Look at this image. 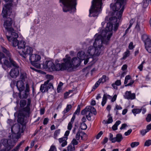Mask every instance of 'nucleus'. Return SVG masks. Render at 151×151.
<instances>
[{
  "label": "nucleus",
  "mask_w": 151,
  "mask_h": 151,
  "mask_svg": "<svg viewBox=\"0 0 151 151\" xmlns=\"http://www.w3.org/2000/svg\"><path fill=\"white\" fill-rule=\"evenodd\" d=\"M125 2L124 0H117L116 3L114 4L110 5L112 10L114 12L116 17H109L106 16L105 18V21H109L105 30H103L101 36L106 38L107 40H109L112 35L113 25H114L113 30L116 31L119 25V20L121 18L122 14L124 9V6Z\"/></svg>",
  "instance_id": "nucleus-1"
},
{
  "label": "nucleus",
  "mask_w": 151,
  "mask_h": 151,
  "mask_svg": "<svg viewBox=\"0 0 151 151\" xmlns=\"http://www.w3.org/2000/svg\"><path fill=\"white\" fill-rule=\"evenodd\" d=\"M61 63H59V61L56 60L55 64L51 61H46L43 65L45 69H48L50 71H63L68 70L73 67V63L71 62V58L67 55L63 58Z\"/></svg>",
  "instance_id": "nucleus-2"
},
{
  "label": "nucleus",
  "mask_w": 151,
  "mask_h": 151,
  "mask_svg": "<svg viewBox=\"0 0 151 151\" xmlns=\"http://www.w3.org/2000/svg\"><path fill=\"white\" fill-rule=\"evenodd\" d=\"M109 40L105 39L101 35H98L95 39L93 45L96 46L95 48L92 46H90L88 49L86 55L87 57L93 58L94 56H98L103 52L104 47L102 46V43L107 44Z\"/></svg>",
  "instance_id": "nucleus-3"
},
{
  "label": "nucleus",
  "mask_w": 151,
  "mask_h": 151,
  "mask_svg": "<svg viewBox=\"0 0 151 151\" xmlns=\"http://www.w3.org/2000/svg\"><path fill=\"white\" fill-rule=\"evenodd\" d=\"M1 50L7 56L6 57L4 55L3 58L5 59V60L7 61L9 65L8 66L5 65H3V64L2 63L0 64H1L3 68L4 69H6V67L8 68L11 67L12 65V66L15 68H13L11 70L9 73V74L12 78H16L19 76V66L17 65L16 63L11 58V55L8 50L2 46L1 47Z\"/></svg>",
  "instance_id": "nucleus-4"
},
{
  "label": "nucleus",
  "mask_w": 151,
  "mask_h": 151,
  "mask_svg": "<svg viewBox=\"0 0 151 151\" xmlns=\"http://www.w3.org/2000/svg\"><path fill=\"white\" fill-rule=\"evenodd\" d=\"M101 1L102 0H93L92 6L89 10L90 17L98 15L101 8Z\"/></svg>",
  "instance_id": "nucleus-5"
},
{
  "label": "nucleus",
  "mask_w": 151,
  "mask_h": 151,
  "mask_svg": "<svg viewBox=\"0 0 151 151\" xmlns=\"http://www.w3.org/2000/svg\"><path fill=\"white\" fill-rule=\"evenodd\" d=\"M16 142L13 139H2L0 141V149L2 145L4 146V148L1 149L0 151H9L15 145Z\"/></svg>",
  "instance_id": "nucleus-6"
},
{
  "label": "nucleus",
  "mask_w": 151,
  "mask_h": 151,
  "mask_svg": "<svg viewBox=\"0 0 151 151\" xmlns=\"http://www.w3.org/2000/svg\"><path fill=\"white\" fill-rule=\"evenodd\" d=\"M76 0H59L60 3H62L64 6L63 11L67 12L70 11L74 12L76 10L75 6Z\"/></svg>",
  "instance_id": "nucleus-7"
},
{
  "label": "nucleus",
  "mask_w": 151,
  "mask_h": 151,
  "mask_svg": "<svg viewBox=\"0 0 151 151\" xmlns=\"http://www.w3.org/2000/svg\"><path fill=\"white\" fill-rule=\"evenodd\" d=\"M86 55L85 52L83 51L79 52L77 54V57H75L71 59V62L73 63V66H75L80 64L81 62V60H83L85 58Z\"/></svg>",
  "instance_id": "nucleus-8"
},
{
  "label": "nucleus",
  "mask_w": 151,
  "mask_h": 151,
  "mask_svg": "<svg viewBox=\"0 0 151 151\" xmlns=\"http://www.w3.org/2000/svg\"><path fill=\"white\" fill-rule=\"evenodd\" d=\"M41 59L40 55L35 54H32L30 55L29 60L32 65L36 68H39L40 67V65L37 62H39Z\"/></svg>",
  "instance_id": "nucleus-9"
},
{
  "label": "nucleus",
  "mask_w": 151,
  "mask_h": 151,
  "mask_svg": "<svg viewBox=\"0 0 151 151\" xmlns=\"http://www.w3.org/2000/svg\"><path fill=\"white\" fill-rule=\"evenodd\" d=\"M22 53L19 52L20 55L23 58L25 59L28 55H31L33 52V48L29 46L26 45L22 49Z\"/></svg>",
  "instance_id": "nucleus-10"
},
{
  "label": "nucleus",
  "mask_w": 151,
  "mask_h": 151,
  "mask_svg": "<svg viewBox=\"0 0 151 151\" xmlns=\"http://www.w3.org/2000/svg\"><path fill=\"white\" fill-rule=\"evenodd\" d=\"M49 82L50 80H47L45 82L44 84L41 85L40 90L42 92H47L48 89H54L53 84Z\"/></svg>",
  "instance_id": "nucleus-11"
},
{
  "label": "nucleus",
  "mask_w": 151,
  "mask_h": 151,
  "mask_svg": "<svg viewBox=\"0 0 151 151\" xmlns=\"http://www.w3.org/2000/svg\"><path fill=\"white\" fill-rule=\"evenodd\" d=\"M30 88L28 83L25 85V89L24 90L19 92V96L20 99H27L29 94Z\"/></svg>",
  "instance_id": "nucleus-12"
},
{
  "label": "nucleus",
  "mask_w": 151,
  "mask_h": 151,
  "mask_svg": "<svg viewBox=\"0 0 151 151\" xmlns=\"http://www.w3.org/2000/svg\"><path fill=\"white\" fill-rule=\"evenodd\" d=\"M13 22V21L12 19L10 17L7 18L4 20L3 26L7 31L13 30V28L12 27Z\"/></svg>",
  "instance_id": "nucleus-13"
},
{
  "label": "nucleus",
  "mask_w": 151,
  "mask_h": 151,
  "mask_svg": "<svg viewBox=\"0 0 151 151\" xmlns=\"http://www.w3.org/2000/svg\"><path fill=\"white\" fill-rule=\"evenodd\" d=\"M13 30H7L6 33V35L8 40L9 41H11L12 40L15 38H17L18 37V34L13 32Z\"/></svg>",
  "instance_id": "nucleus-14"
},
{
  "label": "nucleus",
  "mask_w": 151,
  "mask_h": 151,
  "mask_svg": "<svg viewBox=\"0 0 151 151\" xmlns=\"http://www.w3.org/2000/svg\"><path fill=\"white\" fill-rule=\"evenodd\" d=\"M109 80V78L105 75H103L102 77L100 78L98 81L94 85L93 87L92 91L94 90L97 87H98L99 85L101 83H103L106 82L107 81H108Z\"/></svg>",
  "instance_id": "nucleus-15"
},
{
  "label": "nucleus",
  "mask_w": 151,
  "mask_h": 151,
  "mask_svg": "<svg viewBox=\"0 0 151 151\" xmlns=\"http://www.w3.org/2000/svg\"><path fill=\"white\" fill-rule=\"evenodd\" d=\"M18 122L19 123L21 126H19L18 132L20 133H22L25 128V123L24 119L22 117H19L17 120Z\"/></svg>",
  "instance_id": "nucleus-16"
},
{
  "label": "nucleus",
  "mask_w": 151,
  "mask_h": 151,
  "mask_svg": "<svg viewBox=\"0 0 151 151\" xmlns=\"http://www.w3.org/2000/svg\"><path fill=\"white\" fill-rule=\"evenodd\" d=\"M124 96L125 99L128 100L134 99L136 96L135 93H132L130 91H126Z\"/></svg>",
  "instance_id": "nucleus-17"
},
{
  "label": "nucleus",
  "mask_w": 151,
  "mask_h": 151,
  "mask_svg": "<svg viewBox=\"0 0 151 151\" xmlns=\"http://www.w3.org/2000/svg\"><path fill=\"white\" fill-rule=\"evenodd\" d=\"M16 86L19 92L23 91L25 89L24 84L22 81H17Z\"/></svg>",
  "instance_id": "nucleus-18"
},
{
  "label": "nucleus",
  "mask_w": 151,
  "mask_h": 151,
  "mask_svg": "<svg viewBox=\"0 0 151 151\" xmlns=\"http://www.w3.org/2000/svg\"><path fill=\"white\" fill-rule=\"evenodd\" d=\"M11 7L9 6L8 5H5L4 7H3L2 15L3 18L8 17V11H9Z\"/></svg>",
  "instance_id": "nucleus-19"
},
{
  "label": "nucleus",
  "mask_w": 151,
  "mask_h": 151,
  "mask_svg": "<svg viewBox=\"0 0 151 151\" xmlns=\"http://www.w3.org/2000/svg\"><path fill=\"white\" fill-rule=\"evenodd\" d=\"M81 114L82 115L86 114V117L88 121L91 120V116H92V114L88 110H85L84 109L81 112Z\"/></svg>",
  "instance_id": "nucleus-20"
},
{
  "label": "nucleus",
  "mask_w": 151,
  "mask_h": 151,
  "mask_svg": "<svg viewBox=\"0 0 151 151\" xmlns=\"http://www.w3.org/2000/svg\"><path fill=\"white\" fill-rule=\"evenodd\" d=\"M67 137H63L58 139V141L60 144H61V146L62 147H65L67 144Z\"/></svg>",
  "instance_id": "nucleus-21"
},
{
  "label": "nucleus",
  "mask_w": 151,
  "mask_h": 151,
  "mask_svg": "<svg viewBox=\"0 0 151 151\" xmlns=\"http://www.w3.org/2000/svg\"><path fill=\"white\" fill-rule=\"evenodd\" d=\"M6 3L5 5H8L11 7L13 6H16L18 3V0H4Z\"/></svg>",
  "instance_id": "nucleus-22"
},
{
  "label": "nucleus",
  "mask_w": 151,
  "mask_h": 151,
  "mask_svg": "<svg viewBox=\"0 0 151 151\" xmlns=\"http://www.w3.org/2000/svg\"><path fill=\"white\" fill-rule=\"evenodd\" d=\"M4 56V54L2 52H0V63L6 65H9L8 62L3 58Z\"/></svg>",
  "instance_id": "nucleus-23"
},
{
  "label": "nucleus",
  "mask_w": 151,
  "mask_h": 151,
  "mask_svg": "<svg viewBox=\"0 0 151 151\" xmlns=\"http://www.w3.org/2000/svg\"><path fill=\"white\" fill-rule=\"evenodd\" d=\"M85 110H88L90 112L93 114L94 115L96 114V109L94 108L92 106H87L85 109H84Z\"/></svg>",
  "instance_id": "nucleus-24"
},
{
  "label": "nucleus",
  "mask_w": 151,
  "mask_h": 151,
  "mask_svg": "<svg viewBox=\"0 0 151 151\" xmlns=\"http://www.w3.org/2000/svg\"><path fill=\"white\" fill-rule=\"evenodd\" d=\"M26 42L23 40H22L18 42V44L17 46L18 48L21 49L22 50L26 46Z\"/></svg>",
  "instance_id": "nucleus-25"
},
{
  "label": "nucleus",
  "mask_w": 151,
  "mask_h": 151,
  "mask_svg": "<svg viewBox=\"0 0 151 151\" xmlns=\"http://www.w3.org/2000/svg\"><path fill=\"white\" fill-rule=\"evenodd\" d=\"M75 117V115H73L72 118L71 119L70 121L68 123V130H70L71 129L72 127V125L74 122Z\"/></svg>",
  "instance_id": "nucleus-26"
},
{
  "label": "nucleus",
  "mask_w": 151,
  "mask_h": 151,
  "mask_svg": "<svg viewBox=\"0 0 151 151\" xmlns=\"http://www.w3.org/2000/svg\"><path fill=\"white\" fill-rule=\"evenodd\" d=\"M142 40L145 43V44L146 43L149 42L151 41V40L149 37L148 35L145 34H144L142 36Z\"/></svg>",
  "instance_id": "nucleus-27"
},
{
  "label": "nucleus",
  "mask_w": 151,
  "mask_h": 151,
  "mask_svg": "<svg viewBox=\"0 0 151 151\" xmlns=\"http://www.w3.org/2000/svg\"><path fill=\"white\" fill-rule=\"evenodd\" d=\"M72 108V106L70 104L67 105L65 109L63 111V117L65 118L66 116H65L66 114Z\"/></svg>",
  "instance_id": "nucleus-28"
},
{
  "label": "nucleus",
  "mask_w": 151,
  "mask_h": 151,
  "mask_svg": "<svg viewBox=\"0 0 151 151\" xmlns=\"http://www.w3.org/2000/svg\"><path fill=\"white\" fill-rule=\"evenodd\" d=\"M108 118L107 120H104L102 122L104 124H109L112 123L113 121V119L112 116H111L110 114H109L108 116Z\"/></svg>",
  "instance_id": "nucleus-29"
},
{
  "label": "nucleus",
  "mask_w": 151,
  "mask_h": 151,
  "mask_svg": "<svg viewBox=\"0 0 151 151\" xmlns=\"http://www.w3.org/2000/svg\"><path fill=\"white\" fill-rule=\"evenodd\" d=\"M123 138L122 134H118L116 135L115 137H114V143L116 142H120L123 139Z\"/></svg>",
  "instance_id": "nucleus-30"
},
{
  "label": "nucleus",
  "mask_w": 151,
  "mask_h": 151,
  "mask_svg": "<svg viewBox=\"0 0 151 151\" xmlns=\"http://www.w3.org/2000/svg\"><path fill=\"white\" fill-rule=\"evenodd\" d=\"M121 83L120 80H116L114 83H113L111 85V86L113 88L115 89L117 88L116 86H119L121 85Z\"/></svg>",
  "instance_id": "nucleus-31"
},
{
  "label": "nucleus",
  "mask_w": 151,
  "mask_h": 151,
  "mask_svg": "<svg viewBox=\"0 0 151 151\" xmlns=\"http://www.w3.org/2000/svg\"><path fill=\"white\" fill-rule=\"evenodd\" d=\"M111 96L109 95H106L104 94L103 97L102 101L101 103V105L102 106H104L106 103L107 101V98L111 97Z\"/></svg>",
  "instance_id": "nucleus-32"
},
{
  "label": "nucleus",
  "mask_w": 151,
  "mask_h": 151,
  "mask_svg": "<svg viewBox=\"0 0 151 151\" xmlns=\"http://www.w3.org/2000/svg\"><path fill=\"white\" fill-rule=\"evenodd\" d=\"M145 45V49L149 53H151V41L146 43Z\"/></svg>",
  "instance_id": "nucleus-33"
},
{
  "label": "nucleus",
  "mask_w": 151,
  "mask_h": 151,
  "mask_svg": "<svg viewBox=\"0 0 151 151\" xmlns=\"http://www.w3.org/2000/svg\"><path fill=\"white\" fill-rule=\"evenodd\" d=\"M22 111L26 114H29L30 110V106L27 105L25 107L22 109Z\"/></svg>",
  "instance_id": "nucleus-34"
},
{
  "label": "nucleus",
  "mask_w": 151,
  "mask_h": 151,
  "mask_svg": "<svg viewBox=\"0 0 151 151\" xmlns=\"http://www.w3.org/2000/svg\"><path fill=\"white\" fill-rule=\"evenodd\" d=\"M67 151H75V148L73 145L70 144L67 147Z\"/></svg>",
  "instance_id": "nucleus-35"
},
{
  "label": "nucleus",
  "mask_w": 151,
  "mask_h": 151,
  "mask_svg": "<svg viewBox=\"0 0 151 151\" xmlns=\"http://www.w3.org/2000/svg\"><path fill=\"white\" fill-rule=\"evenodd\" d=\"M142 111L141 109H134L132 110V112L134 116H136L137 114L139 113Z\"/></svg>",
  "instance_id": "nucleus-36"
},
{
  "label": "nucleus",
  "mask_w": 151,
  "mask_h": 151,
  "mask_svg": "<svg viewBox=\"0 0 151 151\" xmlns=\"http://www.w3.org/2000/svg\"><path fill=\"white\" fill-rule=\"evenodd\" d=\"M130 55V52L129 50L127 49L126 51L124 53L122 59H125L127 57L129 56Z\"/></svg>",
  "instance_id": "nucleus-37"
},
{
  "label": "nucleus",
  "mask_w": 151,
  "mask_h": 151,
  "mask_svg": "<svg viewBox=\"0 0 151 151\" xmlns=\"http://www.w3.org/2000/svg\"><path fill=\"white\" fill-rule=\"evenodd\" d=\"M20 78L22 80L21 81H24L25 79L27 78V74L24 72L21 73Z\"/></svg>",
  "instance_id": "nucleus-38"
},
{
  "label": "nucleus",
  "mask_w": 151,
  "mask_h": 151,
  "mask_svg": "<svg viewBox=\"0 0 151 151\" xmlns=\"http://www.w3.org/2000/svg\"><path fill=\"white\" fill-rule=\"evenodd\" d=\"M10 42H12V45L14 47H16L17 46H18V42H19V41L17 40V38L12 39V41Z\"/></svg>",
  "instance_id": "nucleus-39"
},
{
  "label": "nucleus",
  "mask_w": 151,
  "mask_h": 151,
  "mask_svg": "<svg viewBox=\"0 0 151 151\" xmlns=\"http://www.w3.org/2000/svg\"><path fill=\"white\" fill-rule=\"evenodd\" d=\"M26 104V101L24 100H21L20 101L19 104L21 107H24Z\"/></svg>",
  "instance_id": "nucleus-40"
},
{
  "label": "nucleus",
  "mask_w": 151,
  "mask_h": 151,
  "mask_svg": "<svg viewBox=\"0 0 151 151\" xmlns=\"http://www.w3.org/2000/svg\"><path fill=\"white\" fill-rule=\"evenodd\" d=\"M78 140L76 139L75 138H73L70 144L71 145H73L74 146H75V145H77L79 143Z\"/></svg>",
  "instance_id": "nucleus-41"
},
{
  "label": "nucleus",
  "mask_w": 151,
  "mask_h": 151,
  "mask_svg": "<svg viewBox=\"0 0 151 151\" xmlns=\"http://www.w3.org/2000/svg\"><path fill=\"white\" fill-rule=\"evenodd\" d=\"M80 136L81 137V138L82 139V135L81 136L80 131L79 130L77 133L76 135L75 139H77V140H79Z\"/></svg>",
  "instance_id": "nucleus-42"
},
{
  "label": "nucleus",
  "mask_w": 151,
  "mask_h": 151,
  "mask_svg": "<svg viewBox=\"0 0 151 151\" xmlns=\"http://www.w3.org/2000/svg\"><path fill=\"white\" fill-rule=\"evenodd\" d=\"M60 129H58L56 130L54 133V138L57 139L58 136L60 134Z\"/></svg>",
  "instance_id": "nucleus-43"
},
{
  "label": "nucleus",
  "mask_w": 151,
  "mask_h": 151,
  "mask_svg": "<svg viewBox=\"0 0 151 151\" xmlns=\"http://www.w3.org/2000/svg\"><path fill=\"white\" fill-rule=\"evenodd\" d=\"M23 142H21L19 144H18L14 149L13 151H18L20 147L22 145Z\"/></svg>",
  "instance_id": "nucleus-44"
},
{
  "label": "nucleus",
  "mask_w": 151,
  "mask_h": 151,
  "mask_svg": "<svg viewBox=\"0 0 151 151\" xmlns=\"http://www.w3.org/2000/svg\"><path fill=\"white\" fill-rule=\"evenodd\" d=\"M146 63L145 60H143L141 63V64L139 65L138 68L139 70L140 71H141L143 70V65Z\"/></svg>",
  "instance_id": "nucleus-45"
},
{
  "label": "nucleus",
  "mask_w": 151,
  "mask_h": 151,
  "mask_svg": "<svg viewBox=\"0 0 151 151\" xmlns=\"http://www.w3.org/2000/svg\"><path fill=\"white\" fill-rule=\"evenodd\" d=\"M139 144V142H134L131 143L130 146L132 148H134L137 146Z\"/></svg>",
  "instance_id": "nucleus-46"
},
{
  "label": "nucleus",
  "mask_w": 151,
  "mask_h": 151,
  "mask_svg": "<svg viewBox=\"0 0 151 151\" xmlns=\"http://www.w3.org/2000/svg\"><path fill=\"white\" fill-rule=\"evenodd\" d=\"M131 78V76L129 75L127 76L125 78L124 81V84H127L128 82V81L130 80Z\"/></svg>",
  "instance_id": "nucleus-47"
},
{
  "label": "nucleus",
  "mask_w": 151,
  "mask_h": 151,
  "mask_svg": "<svg viewBox=\"0 0 151 151\" xmlns=\"http://www.w3.org/2000/svg\"><path fill=\"white\" fill-rule=\"evenodd\" d=\"M109 140L111 141L112 143H114V137H113V135L111 133L109 134Z\"/></svg>",
  "instance_id": "nucleus-48"
},
{
  "label": "nucleus",
  "mask_w": 151,
  "mask_h": 151,
  "mask_svg": "<svg viewBox=\"0 0 151 151\" xmlns=\"http://www.w3.org/2000/svg\"><path fill=\"white\" fill-rule=\"evenodd\" d=\"M148 132L149 131L147 129H146L142 130L140 131V133L141 135H142V136H144L145 134L146 133Z\"/></svg>",
  "instance_id": "nucleus-49"
},
{
  "label": "nucleus",
  "mask_w": 151,
  "mask_h": 151,
  "mask_svg": "<svg viewBox=\"0 0 151 151\" xmlns=\"http://www.w3.org/2000/svg\"><path fill=\"white\" fill-rule=\"evenodd\" d=\"M81 128L83 130H85L87 128V126L85 123H81Z\"/></svg>",
  "instance_id": "nucleus-50"
},
{
  "label": "nucleus",
  "mask_w": 151,
  "mask_h": 151,
  "mask_svg": "<svg viewBox=\"0 0 151 151\" xmlns=\"http://www.w3.org/2000/svg\"><path fill=\"white\" fill-rule=\"evenodd\" d=\"M151 145V140L149 139L147 140L145 142L144 145L145 146H149Z\"/></svg>",
  "instance_id": "nucleus-51"
},
{
  "label": "nucleus",
  "mask_w": 151,
  "mask_h": 151,
  "mask_svg": "<svg viewBox=\"0 0 151 151\" xmlns=\"http://www.w3.org/2000/svg\"><path fill=\"white\" fill-rule=\"evenodd\" d=\"M48 151H57L56 148L55 146L52 145L50 147Z\"/></svg>",
  "instance_id": "nucleus-52"
},
{
  "label": "nucleus",
  "mask_w": 151,
  "mask_h": 151,
  "mask_svg": "<svg viewBox=\"0 0 151 151\" xmlns=\"http://www.w3.org/2000/svg\"><path fill=\"white\" fill-rule=\"evenodd\" d=\"M103 132L102 131H100L96 136V139H99L100 137L103 134Z\"/></svg>",
  "instance_id": "nucleus-53"
},
{
  "label": "nucleus",
  "mask_w": 151,
  "mask_h": 151,
  "mask_svg": "<svg viewBox=\"0 0 151 151\" xmlns=\"http://www.w3.org/2000/svg\"><path fill=\"white\" fill-rule=\"evenodd\" d=\"M134 46L133 45V43L132 42H131L129 44L128 47L129 50H131L133 49L134 47Z\"/></svg>",
  "instance_id": "nucleus-54"
},
{
  "label": "nucleus",
  "mask_w": 151,
  "mask_h": 151,
  "mask_svg": "<svg viewBox=\"0 0 151 151\" xmlns=\"http://www.w3.org/2000/svg\"><path fill=\"white\" fill-rule=\"evenodd\" d=\"M146 121L147 122H150L151 120V114H149L147 115L146 119Z\"/></svg>",
  "instance_id": "nucleus-55"
},
{
  "label": "nucleus",
  "mask_w": 151,
  "mask_h": 151,
  "mask_svg": "<svg viewBox=\"0 0 151 151\" xmlns=\"http://www.w3.org/2000/svg\"><path fill=\"white\" fill-rule=\"evenodd\" d=\"M89 59H91L92 60H93V58H92L89 57H88V58L87 57L86 59H85H85H84V64L85 65H86L88 62L89 61Z\"/></svg>",
  "instance_id": "nucleus-56"
},
{
  "label": "nucleus",
  "mask_w": 151,
  "mask_h": 151,
  "mask_svg": "<svg viewBox=\"0 0 151 151\" xmlns=\"http://www.w3.org/2000/svg\"><path fill=\"white\" fill-rule=\"evenodd\" d=\"M135 20L134 19H131L130 21V24L129 27V28H130L134 22Z\"/></svg>",
  "instance_id": "nucleus-57"
},
{
  "label": "nucleus",
  "mask_w": 151,
  "mask_h": 151,
  "mask_svg": "<svg viewBox=\"0 0 151 151\" xmlns=\"http://www.w3.org/2000/svg\"><path fill=\"white\" fill-rule=\"evenodd\" d=\"M132 132V130L131 129H129L124 133V134L125 136L129 135Z\"/></svg>",
  "instance_id": "nucleus-58"
},
{
  "label": "nucleus",
  "mask_w": 151,
  "mask_h": 151,
  "mask_svg": "<svg viewBox=\"0 0 151 151\" xmlns=\"http://www.w3.org/2000/svg\"><path fill=\"white\" fill-rule=\"evenodd\" d=\"M72 91H69L68 92H66L64 93V98L66 99L67 98L68 96L69 95L70 92H72Z\"/></svg>",
  "instance_id": "nucleus-59"
},
{
  "label": "nucleus",
  "mask_w": 151,
  "mask_h": 151,
  "mask_svg": "<svg viewBox=\"0 0 151 151\" xmlns=\"http://www.w3.org/2000/svg\"><path fill=\"white\" fill-rule=\"evenodd\" d=\"M117 95L116 94H115L111 98V102H114L116 100V98H117Z\"/></svg>",
  "instance_id": "nucleus-60"
},
{
  "label": "nucleus",
  "mask_w": 151,
  "mask_h": 151,
  "mask_svg": "<svg viewBox=\"0 0 151 151\" xmlns=\"http://www.w3.org/2000/svg\"><path fill=\"white\" fill-rule=\"evenodd\" d=\"M47 78L48 80H50V81L51 80H52L53 78V76L51 75H47Z\"/></svg>",
  "instance_id": "nucleus-61"
},
{
  "label": "nucleus",
  "mask_w": 151,
  "mask_h": 151,
  "mask_svg": "<svg viewBox=\"0 0 151 151\" xmlns=\"http://www.w3.org/2000/svg\"><path fill=\"white\" fill-rule=\"evenodd\" d=\"M80 107H78L77 109L76 110V111L75 112L74 114L73 115H75V114H78L80 112Z\"/></svg>",
  "instance_id": "nucleus-62"
},
{
  "label": "nucleus",
  "mask_w": 151,
  "mask_h": 151,
  "mask_svg": "<svg viewBox=\"0 0 151 151\" xmlns=\"http://www.w3.org/2000/svg\"><path fill=\"white\" fill-rule=\"evenodd\" d=\"M48 121H49V119L48 118H45L44 119L43 122V124L44 125L46 124L48 122Z\"/></svg>",
  "instance_id": "nucleus-63"
},
{
  "label": "nucleus",
  "mask_w": 151,
  "mask_h": 151,
  "mask_svg": "<svg viewBox=\"0 0 151 151\" xmlns=\"http://www.w3.org/2000/svg\"><path fill=\"white\" fill-rule=\"evenodd\" d=\"M127 65L125 64L123 65L122 67V70L124 71L126 70L127 68Z\"/></svg>",
  "instance_id": "nucleus-64"
}]
</instances>
